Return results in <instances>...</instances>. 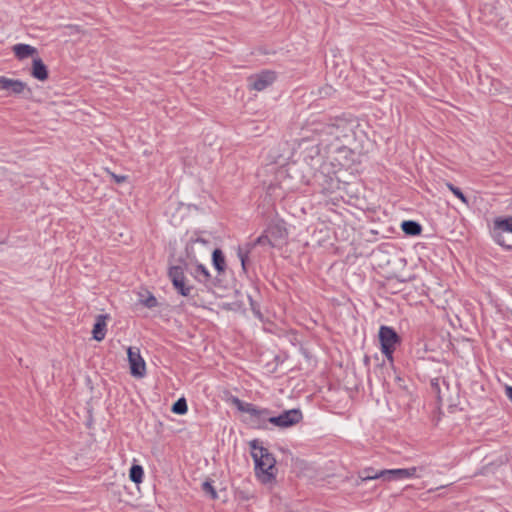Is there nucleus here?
Instances as JSON below:
<instances>
[{"mask_svg": "<svg viewBox=\"0 0 512 512\" xmlns=\"http://www.w3.org/2000/svg\"><path fill=\"white\" fill-rule=\"evenodd\" d=\"M349 125L344 120L335 119L330 123L313 124L312 132L323 150H338L343 138L349 135Z\"/></svg>", "mask_w": 512, "mask_h": 512, "instance_id": "f257e3e1", "label": "nucleus"}, {"mask_svg": "<svg viewBox=\"0 0 512 512\" xmlns=\"http://www.w3.org/2000/svg\"><path fill=\"white\" fill-rule=\"evenodd\" d=\"M252 457L255 462V472L258 479L262 483H269L274 479L275 459L273 455L257 444L256 441L251 442Z\"/></svg>", "mask_w": 512, "mask_h": 512, "instance_id": "f03ea898", "label": "nucleus"}, {"mask_svg": "<svg viewBox=\"0 0 512 512\" xmlns=\"http://www.w3.org/2000/svg\"><path fill=\"white\" fill-rule=\"evenodd\" d=\"M491 235L499 246L512 250V217L495 219Z\"/></svg>", "mask_w": 512, "mask_h": 512, "instance_id": "7ed1b4c3", "label": "nucleus"}, {"mask_svg": "<svg viewBox=\"0 0 512 512\" xmlns=\"http://www.w3.org/2000/svg\"><path fill=\"white\" fill-rule=\"evenodd\" d=\"M381 352L390 362H393V353L401 340L397 332L389 326L382 325L379 329Z\"/></svg>", "mask_w": 512, "mask_h": 512, "instance_id": "20e7f679", "label": "nucleus"}, {"mask_svg": "<svg viewBox=\"0 0 512 512\" xmlns=\"http://www.w3.org/2000/svg\"><path fill=\"white\" fill-rule=\"evenodd\" d=\"M388 482L403 479L421 478L430 474L429 465L421 464L409 468L388 469Z\"/></svg>", "mask_w": 512, "mask_h": 512, "instance_id": "39448f33", "label": "nucleus"}, {"mask_svg": "<svg viewBox=\"0 0 512 512\" xmlns=\"http://www.w3.org/2000/svg\"><path fill=\"white\" fill-rule=\"evenodd\" d=\"M276 80V73L271 70H263L248 77L247 83L250 90L261 92L271 86Z\"/></svg>", "mask_w": 512, "mask_h": 512, "instance_id": "423d86ee", "label": "nucleus"}, {"mask_svg": "<svg viewBox=\"0 0 512 512\" xmlns=\"http://www.w3.org/2000/svg\"><path fill=\"white\" fill-rule=\"evenodd\" d=\"M168 276L172 281L174 288L177 292L184 296L189 297L193 291V286L186 284L184 269L181 266H172L169 268Z\"/></svg>", "mask_w": 512, "mask_h": 512, "instance_id": "0eeeda50", "label": "nucleus"}, {"mask_svg": "<svg viewBox=\"0 0 512 512\" xmlns=\"http://www.w3.org/2000/svg\"><path fill=\"white\" fill-rule=\"evenodd\" d=\"M249 414V423L255 429H267L270 423V411L266 408H258L254 404L246 412Z\"/></svg>", "mask_w": 512, "mask_h": 512, "instance_id": "6e6552de", "label": "nucleus"}, {"mask_svg": "<svg viewBox=\"0 0 512 512\" xmlns=\"http://www.w3.org/2000/svg\"><path fill=\"white\" fill-rule=\"evenodd\" d=\"M302 420V413L299 409L284 411L278 416H271L270 424L280 428L291 427Z\"/></svg>", "mask_w": 512, "mask_h": 512, "instance_id": "1a4fd4ad", "label": "nucleus"}, {"mask_svg": "<svg viewBox=\"0 0 512 512\" xmlns=\"http://www.w3.org/2000/svg\"><path fill=\"white\" fill-rule=\"evenodd\" d=\"M130 372L132 376L142 378L146 374V364L138 349L129 347L127 349Z\"/></svg>", "mask_w": 512, "mask_h": 512, "instance_id": "9d476101", "label": "nucleus"}, {"mask_svg": "<svg viewBox=\"0 0 512 512\" xmlns=\"http://www.w3.org/2000/svg\"><path fill=\"white\" fill-rule=\"evenodd\" d=\"M0 91H7V95H22L25 92L31 93V89L25 82L19 79H11L0 76Z\"/></svg>", "mask_w": 512, "mask_h": 512, "instance_id": "9b49d317", "label": "nucleus"}, {"mask_svg": "<svg viewBox=\"0 0 512 512\" xmlns=\"http://www.w3.org/2000/svg\"><path fill=\"white\" fill-rule=\"evenodd\" d=\"M322 147L317 143L306 148L304 152V160L314 170L319 168V164L322 161L323 156L321 155Z\"/></svg>", "mask_w": 512, "mask_h": 512, "instance_id": "f8f14e48", "label": "nucleus"}, {"mask_svg": "<svg viewBox=\"0 0 512 512\" xmlns=\"http://www.w3.org/2000/svg\"><path fill=\"white\" fill-rule=\"evenodd\" d=\"M31 75L33 78L39 81H45L49 77V72L47 66L44 64L41 58L36 57L33 58Z\"/></svg>", "mask_w": 512, "mask_h": 512, "instance_id": "ddd939ff", "label": "nucleus"}, {"mask_svg": "<svg viewBox=\"0 0 512 512\" xmlns=\"http://www.w3.org/2000/svg\"><path fill=\"white\" fill-rule=\"evenodd\" d=\"M107 318H108L107 315H102V314L97 315V317H96V322L92 329L93 339H95L96 341H102L106 336V332H107L106 320H107Z\"/></svg>", "mask_w": 512, "mask_h": 512, "instance_id": "4468645a", "label": "nucleus"}, {"mask_svg": "<svg viewBox=\"0 0 512 512\" xmlns=\"http://www.w3.org/2000/svg\"><path fill=\"white\" fill-rule=\"evenodd\" d=\"M387 470L388 469L376 471L374 468L368 467L363 469L359 473V479L361 480V482L375 479H382L383 481H388Z\"/></svg>", "mask_w": 512, "mask_h": 512, "instance_id": "2eb2a0df", "label": "nucleus"}, {"mask_svg": "<svg viewBox=\"0 0 512 512\" xmlns=\"http://www.w3.org/2000/svg\"><path fill=\"white\" fill-rule=\"evenodd\" d=\"M12 51L18 60H23L37 54V49L29 44L19 43L12 47Z\"/></svg>", "mask_w": 512, "mask_h": 512, "instance_id": "dca6fc26", "label": "nucleus"}, {"mask_svg": "<svg viewBox=\"0 0 512 512\" xmlns=\"http://www.w3.org/2000/svg\"><path fill=\"white\" fill-rule=\"evenodd\" d=\"M190 274L195 278L196 281L207 284L210 282L211 275L207 267L203 264L198 263Z\"/></svg>", "mask_w": 512, "mask_h": 512, "instance_id": "f3484780", "label": "nucleus"}, {"mask_svg": "<svg viewBox=\"0 0 512 512\" xmlns=\"http://www.w3.org/2000/svg\"><path fill=\"white\" fill-rule=\"evenodd\" d=\"M267 232L276 244L278 240H284L287 237V231L281 224L270 225Z\"/></svg>", "mask_w": 512, "mask_h": 512, "instance_id": "a211bd4d", "label": "nucleus"}, {"mask_svg": "<svg viewBox=\"0 0 512 512\" xmlns=\"http://www.w3.org/2000/svg\"><path fill=\"white\" fill-rule=\"evenodd\" d=\"M212 262L215 269L218 273H222L225 271L226 262L225 257L220 249H215L212 253Z\"/></svg>", "mask_w": 512, "mask_h": 512, "instance_id": "6ab92c4d", "label": "nucleus"}, {"mask_svg": "<svg viewBox=\"0 0 512 512\" xmlns=\"http://www.w3.org/2000/svg\"><path fill=\"white\" fill-rule=\"evenodd\" d=\"M401 227H402V230L407 235H411V236H417L422 231L421 225L418 222L412 221V220L403 221Z\"/></svg>", "mask_w": 512, "mask_h": 512, "instance_id": "aec40b11", "label": "nucleus"}, {"mask_svg": "<svg viewBox=\"0 0 512 512\" xmlns=\"http://www.w3.org/2000/svg\"><path fill=\"white\" fill-rule=\"evenodd\" d=\"M144 475V470L140 465H133L130 468V480L136 484L141 483Z\"/></svg>", "mask_w": 512, "mask_h": 512, "instance_id": "412c9836", "label": "nucleus"}, {"mask_svg": "<svg viewBox=\"0 0 512 512\" xmlns=\"http://www.w3.org/2000/svg\"><path fill=\"white\" fill-rule=\"evenodd\" d=\"M172 412L178 415H183L187 412L188 406L184 398L178 399L172 406Z\"/></svg>", "mask_w": 512, "mask_h": 512, "instance_id": "4be33fe9", "label": "nucleus"}, {"mask_svg": "<svg viewBox=\"0 0 512 512\" xmlns=\"http://www.w3.org/2000/svg\"><path fill=\"white\" fill-rule=\"evenodd\" d=\"M250 250V246H247L246 248L238 247L237 256L241 262L243 271H246V261L248 260Z\"/></svg>", "mask_w": 512, "mask_h": 512, "instance_id": "5701e85b", "label": "nucleus"}, {"mask_svg": "<svg viewBox=\"0 0 512 512\" xmlns=\"http://www.w3.org/2000/svg\"><path fill=\"white\" fill-rule=\"evenodd\" d=\"M446 187L465 205L469 204L467 197L463 194V192L452 183L447 182Z\"/></svg>", "mask_w": 512, "mask_h": 512, "instance_id": "b1692460", "label": "nucleus"}, {"mask_svg": "<svg viewBox=\"0 0 512 512\" xmlns=\"http://www.w3.org/2000/svg\"><path fill=\"white\" fill-rule=\"evenodd\" d=\"M230 402L241 412L246 413L249 408L252 406V403H247L241 401L238 397L232 396L230 398Z\"/></svg>", "mask_w": 512, "mask_h": 512, "instance_id": "393cba45", "label": "nucleus"}, {"mask_svg": "<svg viewBox=\"0 0 512 512\" xmlns=\"http://www.w3.org/2000/svg\"><path fill=\"white\" fill-rule=\"evenodd\" d=\"M202 490L204 493L208 494L211 499L215 500L218 498V494L212 485L211 481H205L202 483Z\"/></svg>", "mask_w": 512, "mask_h": 512, "instance_id": "a878e982", "label": "nucleus"}, {"mask_svg": "<svg viewBox=\"0 0 512 512\" xmlns=\"http://www.w3.org/2000/svg\"><path fill=\"white\" fill-rule=\"evenodd\" d=\"M264 245V244H269L271 245L272 247L276 246V243L272 240V238L269 236V233L267 232V234L265 235H261L259 236L255 243L252 245V246H255V245Z\"/></svg>", "mask_w": 512, "mask_h": 512, "instance_id": "bb28decb", "label": "nucleus"}, {"mask_svg": "<svg viewBox=\"0 0 512 512\" xmlns=\"http://www.w3.org/2000/svg\"><path fill=\"white\" fill-rule=\"evenodd\" d=\"M142 304L147 308H154L158 305V301L152 294H149L146 299L142 300Z\"/></svg>", "mask_w": 512, "mask_h": 512, "instance_id": "cd10ccee", "label": "nucleus"}, {"mask_svg": "<svg viewBox=\"0 0 512 512\" xmlns=\"http://www.w3.org/2000/svg\"><path fill=\"white\" fill-rule=\"evenodd\" d=\"M112 177L116 183H122V182L126 181V179H127V177L124 175L112 174Z\"/></svg>", "mask_w": 512, "mask_h": 512, "instance_id": "c85d7f7f", "label": "nucleus"}, {"mask_svg": "<svg viewBox=\"0 0 512 512\" xmlns=\"http://www.w3.org/2000/svg\"><path fill=\"white\" fill-rule=\"evenodd\" d=\"M505 392L508 399L512 402V386H507Z\"/></svg>", "mask_w": 512, "mask_h": 512, "instance_id": "c756f323", "label": "nucleus"}, {"mask_svg": "<svg viewBox=\"0 0 512 512\" xmlns=\"http://www.w3.org/2000/svg\"><path fill=\"white\" fill-rule=\"evenodd\" d=\"M194 243L206 244V243H207V241H206V240H204V239H202V238H197V239L194 241Z\"/></svg>", "mask_w": 512, "mask_h": 512, "instance_id": "7c9ffc66", "label": "nucleus"}, {"mask_svg": "<svg viewBox=\"0 0 512 512\" xmlns=\"http://www.w3.org/2000/svg\"><path fill=\"white\" fill-rule=\"evenodd\" d=\"M251 305H252V309H253V311H254L255 315H257L258 317H260V312L255 310V308L253 307V303H251Z\"/></svg>", "mask_w": 512, "mask_h": 512, "instance_id": "2f4dec72", "label": "nucleus"}]
</instances>
